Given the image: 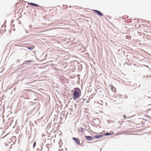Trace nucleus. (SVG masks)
I'll return each mask as SVG.
<instances>
[{"label": "nucleus", "mask_w": 151, "mask_h": 151, "mask_svg": "<svg viewBox=\"0 0 151 151\" xmlns=\"http://www.w3.org/2000/svg\"><path fill=\"white\" fill-rule=\"evenodd\" d=\"M27 48L29 50H32L35 48V47L34 45H32L30 47H27Z\"/></svg>", "instance_id": "nucleus-7"}, {"label": "nucleus", "mask_w": 151, "mask_h": 151, "mask_svg": "<svg viewBox=\"0 0 151 151\" xmlns=\"http://www.w3.org/2000/svg\"><path fill=\"white\" fill-rule=\"evenodd\" d=\"M16 140V137L15 136H13L12 137V139H9L8 142L9 143H11V142H15Z\"/></svg>", "instance_id": "nucleus-1"}, {"label": "nucleus", "mask_w": 151, "mask_h": 151, "mask_svg": "<svg viewBox=\"0 0 151 151\" xmlns=\"http://www.w3.org/2000/svg\"><path fill=\"white\" fill-rule=\"evenodd\" d=\"M128 17L127 15L124 16L122 17V18L123 19H127Z\"/></svg>", "instance_id": "nucleus-10"}, {"label": "nucleus", "mask_w": 151, "mask_h": 151, "mask_svg": "<svg viewBox=\"0 0 151 151\" xmlns=\"http://www.w3.org/2000/svg\"><path fill=\"white\" fill-rule=\"evenodd\" d=\"M36 142H35L34 143L33 145V147L34 148L35 147L36 145Z\"/></svg>", "instance_id": "nucleus-12"}, {"label": "nucleus", "mask_w": 151, "mask_h": 151, "mask_svg": "<svg viewBox=\"0 0 151 151\" xmlns=\"http://www.w3.org/2000/svg\"><path fill=\"white\" fill-rule=\"evenodd\" d=\"M93 11L96 14H97L98 15L100 16H102L103 15L102 13L99 11L97 10H94Z\"/></svg>", "instance_id": "nucleus-3"}, {"label": "nucleus", "mask_w": 151, "mask_h": 151, "mask_svg": "<svg viewBox=\"0 0 151 151\" xmlns=\"http://www.w3.org/2000/svg\"><path fill=\"white\" fill-rule=\"evenodd\" d=\"M103 136V135H95L94 136V137L96 138H100Z\"/></svg>", "instance_id": "nucleus-8"}, {"label": "nucleus", "mask_w": 151, "mask_h": 151, "mask_svg": "<svg viewBox=\"0 0 151 151\" xmlns=\"http://www.w3.org/2000/svg\"><path fill=\"white\" fill-rule=\"evenodd\" d=\"M73 139L77 144H78L79 145H80V141L78 139L75 137H73Z\"/></svg>", "instance_id": "nucleus-6"}, {"label": "nucleus", "mask_w": 151, "mask_h": 151, "mask_svg": "<svg viewBox=\"0 0 151 151\" xmlns=\"http://www.w3.org/2000/svg\"><path fill=\"white\" fill-rule=\"evenodd\" d=\"M73 95L74 96L76 99H77L78 98L79 96H80L81 93L79 94V93L78 92L75 91Z\"/></svg>", "instance_id": "nucleus-2"}, {"label": "nucleus", "mask_w": 151, "mask_h": 151, "mask_svg": "<svg viewBox=\"0 0 151 151\" xmlns=\"http://www.w3.org/2000/svg\"><path fill=\"white\" fill-rule=\"evenodd\" d=\"M109 86L111 88V90L113 92H115L116 91V88L112 85H109Z\"/></svg>", "instance_id": "nucleus-4"}, {"label": "nucleus", "mask_w": 151, "mask_h": 151, "mask_svg": "<svg viewBox=\"0 0 151 151\" xmlns=\"http://www.w3.org/2000/svg\"><path fill=\"white\" fill-rule=\"evenodd\" d=\"M110 135V134L109 133H106L105 134V135Z\"/></svg>", "instance_id": "nucleus-13"}, {"label": "nucleus", "mask_w": 151, "mask_h": 151, "mask_svg": "<svg viewBox=\"0 0 151 151\" xmlns=\"http://www.w3.org/2000/svg\"><path fill=\"white\" fill-rule=\"evenodd\" d=\"M85 138L88 140H91L94 139V138L90 136H86L85 137Z\"/></svg>", "instance_id": "nucleus-5"}, {"label": "nucleus", "mask_w": 151, "mask_h": 151, "mask_svg": "<svg viewBox=\"0 0 151 151\" xmlns=\"http://www.w3.org/2000/svg\"><path fill=\"white\" fill-rule=\"evenodd\" d=\"M28 61H27V62ZM29 61V62H31V61L29 60V61Z\"/></svg>", "instance_id": "nucleus-15"}, {"label": "nucleus", "mask_w": 151, "mask_h": 151, "mask_svg": "<svg viewBox=\"0 0 151 151\" xmlns=\"http://www.w3.org/2000/svg\"><path fill=\"white\" fill-rule=\"evenodd\" d=\"M124 118H125V117H126V116H125V115H124Z\"/></svg>", "instance_id": "nucleus-14"}, {"label": "nucleus", "mask_w": 151, "mask_h": 151, "mask_svg": "<svg viewBox=\"0 0 151 151\" xmlns=\"http://www.w3.org/2000/svg\"><path fill=\"white\" fill-rule=\"evenodd\" d=\"M126 38L128 39H130L131 38V37L129 35H127L126 36Z\"/></svg>", "instance_id": "nucleus-11"}, {"label": "nucleus", "mask_w": 151, "mask_h": 151, "mask_svg": "<svg viewBox=\"0 0 151 151\" xmlns=\"http://www.w3.org/2000/svg\"><path fill=\"white\" fill-rule=\"evenodd\" d=\"M29 4L33 6H34L38 7L39 6V5L37 4H36L32 3H29Z\"/></svg>", "instance_id": "nucleus-9"}]
</instances>
